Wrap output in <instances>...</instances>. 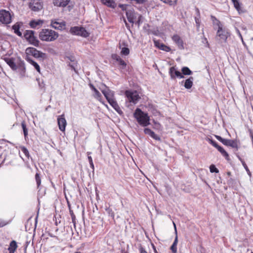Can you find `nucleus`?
Returning <instances> with one entry per match:
<instances>
[{
    "label": "nucleus",
    "mask_w": 253,
    "mask_h": 253,
    "mask_svg": "<svg viewBox=\"0 0 253 253\" xmlns=\"http://www.w3.org/2000/svg\"><path fill=\"white\" fill-rule=\"evenodd\" d=\"M182 74L184 75H190L192 74V72L187 67H183L181 69Z\"/></svg>",
    "instance_id": "obj_31"
},
{
    "label": "nucleus",
    "mask_w": 253,
    "mask_h": 253,
    "mask_svg": "<svg viewBox=\"0 0 253 253\" xmlns=\"http://www.w3.org/2000/svg\"><path fill=\"white\" fill-rule=\"evenodd\" d=\"M233 2L235 8L237 9V10L239 11L240 10V4L239 2L237 0H231Z\"/></svg>",
    "instance_id": "obj_38"
},
{
    "label": "nucleus",
    "mask_w": 253,
    "mask_h": 253,
    "mask_svg": "<svg viewBox=\"0 0 253 253\" xmlns=\"http://www.w3.org/2000/svg\"><path fill=\"white\" fill-rule=\"evenodd\" d=\"M17 248V243L16 241L13 240L10 243L9 247L8 248V250L9 251V253H14Z\"/></svg>",
    "instance_id": "obj_26"
},
{
    "label": "nucleus",
    "mask_w": 253,
    "mask_h": 253,
    "mask_svg": "<svg viewBox=\"0 0 253 253\" xmlns=\"http://www.w3.org/2000/svg\"><path fill=\"white\" fill-rule=\"evenodd\" d=\"M26 59L28 62H29L31 65H32L35 67V68L39 73H40V67L37 62L33 60L29 57H27Z\"/></svg>",
    "instance_id": "obj_27"
},
{
    "label": "nucleus",
    "mask_w": 253,
    "mask_h": 253,
    "mask_svg": "<svg viewBox=\"0 0 253 253\" xmlns=\"http://www.w3.org/2000/svg\"><path fill=\"white\" fill-rule=\"evenodd\" d=\"M230 36L229 30L225 27H220L217 29L216 38L219 42H226L227 39Z\"/></svg>",
    "instance_id": "obj_3"
},
{
    "label": "nucleus",
    "mask_w": 253,
    "mask_h": 253,
    "mask_svg": "<svg viewBox=\"0 0 253 253\" xmlns=\"http://www.w3.org/2000/svg\"><path fill=\"white\" fill-rule=\"evenodd\" d=\"M163 2L168 4L169 5H175L177 1V0H161Z\"/></svg>",
    "instance_id": "obj_34"
},
{
    "label": "nucleus",
    "mask_w": 253,
    "mask_h": 253,
    "mask_svg": "<svg viewBox=\"0 0 253 253\" xmlns=\"http://www.w3.org/2000/svg\"><path fill=\"white\" fill-rule=\"evenodd\" d=\"M125 95L128 101L134 104H136L140 99V96L136 91L126 90Z\"/></svg>",
    "instance_id": "obj_6"
},
{
    "label": "nucleus",
    "mask_w": 253,
    "mask_h": 253,
    "mask_svg": "<svg viewBox=\"0 0 253 253\" xmlns=\"http://www.w3.org/2000/svg\"><path fill=\"white\" fill-rule=\"evenodd\" d=\"M65 59L68 66H69L72 70H74L76 73H78L77 69L78 62L75 60L74 57L67 56Z\"/></svg>",
    "instance_id": "obj_9"
},
{
    "label": "nucleus",
    "mask_w": 253,
    "mask_h": 253,
    "mask_svg": "<svg viewBox=\"0 0 253 253\" xmlns=\"http://www.w3.org/2000/svg\"><path fill=\"white\" fill-rule=\"evenodd\" d=\"M210 172L211 173H213V172L218 173L219 172L218 169L215 167V166L214 165H211L210 166Z\"/></svg>",
    "instance_id": "obj_42"
},
{
    "label": "nucleus",
    "mask_w": 253,
    "mask_h": 253,
    "mask_svg": "<svg viewBox=\"0 0 253 253\" xmlns=\"http://www.w3.org/2000/svg\"><path fill=\"white\" fill-rule=\"evenodd\" d=\"M236 31L238 33V35L239 36V37L241 38L242 42H243V38H242V36L241 35V34L240 33V32L239 31V30L238 29H236Z\"/></svg>",
    "instance_id": "obj_56"
},
{
    "label": "nucleus",
    "mask_w": 253,
    "mask_h": 253,
    "mask_svg": "<svg viewBox=\"0 0 253 253\" xmlns=\"http://www.w3.org/2000/svg\"><path fill=\"white\" fill-rule=\"evenodd\" d=\"M211 18L212 19L213 24L214 25H216L217 26L218 29H219L220 27H223V25L221 23V22L217 19L215 17L211 16Z\"/></svg>",
    "instance_id": "obj_32"
},
{
    "label": "nucleus",
    "mask_w": 253,
    "mask_h": 253,
    "mask_svg": "<svg viewBox=\"0 0 253 253\" xmlns=\"http://www.w3.org/2000/svg\"><path fill=\"white\" fill-rule=\"evenodd\" d=\"M169 73L170 75V78L172 80H174L176 78L179 79L184 78V77L182 74L177 70L175 67H171L169 68Z\"/></svg>",
    "instance_id": "obj_11"
},
{
    "label": "nucleus",
    "mask_w": 253,
    "mask_h": 253,
    "mask_svg": "<svg viewBox=\"0 0 253 253\" xmlns=\"http://www.w3.org/2000/svg\"><path fill=\"white\" fill-rule=\"evenodd\" d=\"M21 151L23 152L25 155L27 157H29V153L28 149L24 146L20 147Z\"/></svg>",
    "instance_id": "obj_43"
},
{
    "label": "nucleus",
    "mask_w": 253,
    "mask_h": 253,
    "mask_svg": "<svg viewBox=\"0 0 253 253\" xmlns=\"http://www.w3.org/2000/svg\"><path fill=\"white\" fill-rule=\"evenodd\" d=\"M35 179L37 182L38 188H39L41 183V179L38 173H37L35 175Z\"/></svg>",
    "instance_id": "obj_39"
},
{
    "label": "nucleus",
    "mask_w": 253,
    "mask_h": 253,
    "mask_svg": "<svg viewBox=\"0 0 253 253\" xmlns=\"http://www.w3.org/2000/svg\"><path fill=\"white\" fill-rule=\"evenodd\" d=\"M0 22L4 24L11 23V15L8 11L4 9L0 10Z\"/></svg>",
    "instance_id": "obj_7"
},
{
    "label": "nucleus",
    "mask_w": 253,
    "mask_h": 253,
    "mask_svg": "<svg viewBox=\"0 0 253 253\" xmlns=\"http://www.w3.org/2000/svg\"><path fill=\"white\" fill-rule=\"evenodd\" d=\"M21 126L23 130L25 138H26L28 135V130L26 128V126L24 121L22 122Z\"/></svg>",
    "instance_id": "obj_37"
},
{
    "label": "nucleus",
    "mask_w": 253,
    "mask_h": 253,
    "mask_svg": "<svg viewBox=\"0 0 253 253\" xmlns=\"http://www.w3.org/2000/svg\"><path fill=\"white\" fill-rule=\"evenodd\" d=\"M104 86L105 88H100V89L105 97L107 101H109L110 100L114 99V92L110 89V88L106 86L105 85Z\"/></svg>",
    "instance_id": "obj_10"
},
{
    "label": "nucleus",
    "mask_w": 253,
    "mask_h": 253,
    "mask_svg": "<svg viewBox=\"0 0 253 253\" xmlns=\"http://www.w3.org/2000/svg\"><path fill=\"white\" fill-rule=\"evenodd\" d=\"M153 41L155 46L158 48L167 52H169L170 51L171 49L169 47L161 42L159 41L154 39Z\"/></svg>",
    "instance_id": "obj_16"
},
{
    "label": "nucleus",
    "mask_w": 253,
    "mask_h": 253,
    "mask_svg": "<svg viewBox=\"0 0 253 253\" xmlns=\"http://www.w3.org/2000/svg\"><path fill=\"white\" fill-rule=\"evenodd\" d=\"M75 253H81L80 252H76Z\"/></svg>",
    "instance_id": "obj_64"
},
{
    "label": "nucleus",
    "mask_w": 253,
    "mask_h": 253,
    "mask_svg": "<svg viewBox=\"0 0 253 253\" xmlns=\"http://www.w3.org/2000/svg\"><path fill=\"white\" fill-rule=\"evenodd\" d=\"M51 26L55 29L62 30L65 29L66 23L63 21L58 22L56 20H52L51 22Z\"/></svg>",
    "instance_id": "obj_14"
},
{
    "label": "nucleus",
    "mask_w": 253,
    "mask_h": 253,
    "mask_svg": "<svg viewBox=\"0 0 253 253\" xmlns=\"http://www.w3.org/2000/svg\"><path fill=\"white\" fill-rule=\"evenodd\" d=\"M140 17H141V16H139V19L138 20V21H137V23L139 25V23H140Z\"/></svg>",
    "instance_id": "obj_62"
},
{
    "label": "nucleus",
    "mask_w": 253,
    "mask_h": 253,
    "mask_svg": "<svg viewBox=\"0 0 253 253\" xmlns=\"http://www.w3.org/2000/svg\"><path fill=\"white\" fill-rule=\"evenodd\" d=\"M216 149L220 152L222 155L224 157L226 160H229L228 154L222 147L219 145Z\"/></svg>",
    "instance_id": "obj_28"
},
{
    "label": "nucleus",
    "mask_w": 253,
    "mask_h": 253,
    "mask_svg": "<svg viewBox=\"0 0 253 253\" xmlns=\"http://www.w3.org/2000/svg\"><path fill=\"white\" fill-rule=\"evenodd\" d=\"M207 140H208V141L209 142V143H210V144H211V145H212V144L213 143V142H214V140H212V139H210V138H208L207 139Z\"/></svg>",
    "instance_id": "obj_58"
},
{
    "label": "nucleus",
    "mask_w": 253,
    "mask_h": 253,
    "mask_svg": "<svg viewBox=\"0 0 253 253\" xmlns=\"http://www.w3.org/2000/svg\"><path fill=\"white\" fill-rule=\"evenodd\" d=\"M125 24H126V28L127 29H128L129 28V26L125 20Z\"/></svg>",
    "instance_id": "obj_61"
},
{
    "label": "nucleus",
    "mask_w": 253,
    "mask_h": 253,
    "mask_svg": "<svg viewBox=\"0 0 253 253\" xmlns=\"http://www.w3.org/2000/svg\"><path fill=\"white\" fill-rule=\"evenodd\" d=\"M172 39L174 41V42L176 43L179 49H184V47L183 45V42L178 35H175L173 36V37H172Z\"/></svg>",
    "instance_id": "obj_19"
},
{
    "label": "nucleus",
    "mask_w": 253,
    "mask_h": 253,
    "mask_svg": "<svg viewBox=\"0 0 253 253\" xmlns=\"http://www.w3.org/2000/svg\"><path fill=\"white\" fill-rule=\"evenodd\" d=\"M29 7L32 11L38 12L42 9L43 4L41 0H33L29 3Z\"/></svg>",
    "instance_id": "obj_8"
},
{
    "label": "nucleus",
    "mask_w": 253,
    "mask_h": 253,
    "mask_svg": "<svg viewBox=\"0 0 253 253\" xmlns=\"http://www.w3.org/2000/svg\"><path fill=\"white\" fill-rule=\"evenodd\" d=\"M212 145L213 146H214V147L215 148H217V147L219 146V145L217 144V143L215 141H214V142H213V143L212 144Z\"/></svg>",
    "instance_id": "obj_60"
},
{
    "label": "nucleus",
    "mask_w": 253,
    "mask_h": 253,
    "mask_svg": "<svg viewBox=\"0 0 253 253\" xmlns=\"http://www.w3.org/2000/svg\"><path fill=\"white\" fill-rule=\"evenodd\" d=\"M127 5L126 4H119V7L123 10H128L127 9Z\"/></svg>",
    "instance_id": "obj_48"
},
{
    "label": "nucleus",
    "mask_w": 253,
    "mask_h": 253,
    "mask_svg": "<svg viewBox=\"0 0 253 253\" xmlns=\"http://www.w3.org/2000/svg\"><path fill=\"white\" fill-rule=\"evenodd\" d=\"M215 137L218 140H219V141H220L222 144H223V142H224L225 139L224 138H222L221 136H219V135H214Z\"/></svg>",
    "instance_id": "obj_49"
},
{
    "label": "nucleus",
    "mask_w": 253,
    "mask_h": 253,
    "mask_svg": "<svg viewBox=\"0 0 253 253\" xmlns=\"http://www.w3.org/2000/svg\"><path fill=\"white\" fill-rule=\"evenodd\" d=\"M106 211L107 212V214L112 217L113 218L114 217V213L113 211L110 208H107L105 209Z\"/></svg>",
    "instance_id": "obj_41"
},
{
    "label": "nucleus",
    "mask_w": 253,
    "mask_h": 253,
    "mask_svg": "<svg viewBox=\"0 0 253 253\" xmlns=\"http://www.w3.org/2000/svg\"><path fill=\"white\" fill-rule=\"evenodd\" d=\"M93 96L95 98L99 100L100 102H101V98L102 96L100 93L98 91V90L96 89L94 91Z\"/></svg>",
    "instance_id": "obj_33"
},
{
    "label": "nucleus",
    "mask_w": 253,
    "mask_h": 253,
    "mask_svg": "<svg viewBox=\"0 0 253 253\" xmlns=\"http://www.w3.org/2000/svg\"><path fill=\"white\" fill-rule=\"evenodd\" d=\"M108 102L119 114H121L123 113L122 110L115 98L112 100H110V101Z\"/></svg>",
    "instance_id": "obj_22"
},
{
    "label": "nucleus",
    "mask_w": 253,
    "mask_h": 253,
    "mask_svg": "<svg viewBox=\"0 0 253 253\" xmlns=\"http://www.w3.org/2000/svg\"><path fill=\"white\" fill-rule=\"evenodd\" d=\"M237 157L240 161L242 162V165H243L247 171L248 172V174L251 175V172L245 162L239 156H237Z\"/></svg>",
    "instance_id": "obj_40"
},
{
    "label": "nucleus",
    "mask_w": 253,
    "mask_h": 253,
    "mask_svg": "<svg viewBox=\"0 0 253 253\" xmlns=\"http://www.w3.org/2000/svg\"><path fill=\"white\" fill-rule=\"evenodd\" d=\"M22 76H24L25 72V67L23 62H20L17 65V69L16 70Z\"/></svg>",
    "instance_id": "obj_24"
},
{
    "label": "nucleus",
    "mask_w": 253,
    "mask_h": 253,
    "mask_svg": "<svg viewBox=\"0 0 253 253\" xmlns=\"http://www.w3.org/2000/svg\"><path fill=\"white\" fill-rule=\"evenodd\" d=\"M194 78L192 77H189L188 79L186 80L184 82V86L186 89H190L193 85V82Z\"/></svg>",
    "instance_id": "obj_25"
},
{
    "label": "nucleus",
    "mask_w": 253,
    "mask_h": 253,
    "mask_svg": "<svg viewBox=\"0 0 253 253\" xmlns=\"http://www.w3.org/2000/svg\"><path fill=\"white\" fill-rule=\"evenodd\" d=\"M43 23V21L42 20H33L30 21L29 25L32 28L39 29Z\"/></svg>",
    "instance_id": "obj_18"
},
{
    "label": "nucleus",
    "mask_w": 253,
    "mask_h": 253,
    "mask_svg": "<svg viewBox=\"0 0 253 253\" xmlns=\"http://www.w3.org/2000/svg\"><path fill=\"white\" fill-rule=\"evenodd\" d=\"M195 22H196V26H197V28H199L200 27V22H199V19H197V18H195Z\"/></svg>",
    "instance_id": "obj_53"
},
{
    "label": "nucleus",
    "mask_w": 253,
    "mask_h": 253,
    "mask_svg": "<svg viewBox=\"0 0 253 253\" xmlns=\"http://www.w3.org/2000/svg\"><path fill=\"white\" fill-rule=\"evenodd\" d=\"M102 3L109 7H114L115 4V2L111 0H101Z\"/></svg>",
    "instance_id": "obj_30"
},
{
    "label": "nucleus",
    "mask_w": 253,
    "mask_h": 253,
    "mask_svg": "<svg viewBox=\"0 0 253 253\" xmlns=\"http://www.w3.org/2000/svg\"><path fill=\"white\" fill-rule=\"evenodd\" d=\"M3 59L13 70H17V65L15 63L14 59L13 58L4 57Z\"/></svg>",
    "instance_id": "obj_17"
},
{
    "label": "nucleus",
    "mask_w": 253,
    "mask_h": 253,
    "mask_svg": "<svg viewBox=\"0 0 253 253\" xmlns=\"http://www.w3.org/2000/svg\"><path fill=\"white\" fill-rule=\"evenodd\" d=\"M153 248H154V250L155 252L156 253H157V251H156V248H155V247H154V246H153Z\"/></svg>",
    "instance_id": "obj_63"
},
{
    "label": "nucleus",
    "mask_w": 253,
    "mask_h": 253,
    "mask_svg": "<svg viewBox=\"0 0 253 253\" xmlns=\"http://www.w3.org/2000/svg\"><path fill=\"white\" fill-rule=\"evenodd\" d=\"M121 53L123 55H128L129 53V49L128 48L124 47L121 48Z\"/></svg>",
    "instance_id": "obj_36"
},
{
    "label": "nucleus",
    "mask_w": 253,
    "mask_h": 253,
    "mask_svg": "<svg viewBox=\"0 0 253 253\" xmlns=\"http://www.w3.org/2000/svg\"><path fill=\"white\" fill-rule=\"evenodd\" d=\"M27 53H29L32 54L35 58H43L45 56V54L37 50L35 48H29L26 49Z\"/></svg>",
    "instance_id": "obj_13"
},
{
    "label": "nucleus",
    "mask_w": 253,
    "mask_h": 253,
    "mask_svg": "<svg viewBox=\"0 0 253 253\" xmlns=\"http://www.w3.org/2000/svg\"><path fill=\"white\" fill-rule=\"evenodd\" d=\"M37 81L38 83L39 87L42 90H45V84L42 80H41L40 79H37Z\"/></svg>",
    "instance_id": "obj_35"
},
{
    "label": "nucleus",
    "mask_w": 253,
    "mask_h": 253,
    "mask_svg": "<svg viewBox=\"0 0 253 253\" xmlns=\"http://www.w3.org/2000/svg\"><path fill=\"white\" fill-rule=\"evenodd\" d=\"M140 251L141 253H147L142 247L140 248Z\"/></svg>",
    "instance_id": "obj_59"
},
{
    "label": "nucleus",
    "mask_w": 253,
    "mask_h": 253,
    "mask_svg": "<svg viewBox=\"0 0 253 253\" xmlns=\"http://www.w3.org/2000/svg\"><path fill=\"white\" fill-rule=\"evenodd\" d=\"M70 32L74 35L80 36L84 38L89 36V33L86 31L84 28L79 26L71 27Z\"/></svg>",
    "instance_id": "obj_5"
},
{
    "label": "nucleus",
    "mask_w": 253,
    "mask_h": 253,
    "mask_svg": "<svg viewBox=\"0 0 253 253\" xmlns=\"http://www.w3.org/2000/svg\"><path fill=\"white\" fill-rule=\"evenodd\" d=\"M138 124L142 126H147L150 125V118L147 113L143 112L140 109L137 108L133 114Z\"/></svg>",
    "instance_id": "obj_2"
},
{
    "label": "nucleus",
    "mask_w": 253,
    "mask_h": 253,
    "mask_svg": "<svg viewBox=\"0 0 253 253\" xmlns=\"http://www.w3.org/2000/svg\"><path fill=\"white\" fill-rule=\"evenodd\" d=\"M118 58V62L120 65L122 66V68L124 69L126 65V62L121 58Z\"/></svg>",
    "instance_id": "obj_45"
},
{
    "label": "nucleus",
    "mask_w": 253,
    "mask_h": 253,
    "mask_svg": "<svg viewBox=\"0 0 253 253\" xmlns=\"http://www.w3.org/2000/svg\"><path fill=\"white\" fill-rule=\"evenodd\" d=\"M90 153H91L90 152H88L87 153V154H88V161H89L90 167L91 168V169L93 170H94V165H93V161H92V158H91V156H89V155H90Z\"/></svg>",
    "instance_id": "obj_44"
},
{
    "label": "nucleus",
    "mask_w": 253,
    "mask_h": 253,
    "mask_svg": "<svg viewBox=\"0 0 253 253\" xmlns=\"http://www.w3.org/2000/svg\"><path fill=\"white\" fill-rule=\"evenodd\" d=\"M70 212L71 214L72 221L74 222V220L75 219V215L74 214V213H73L72 211H70Z\"/></svg>",
    "instance_id": "obj_54"
},
{
    "label": "nucleus",
    "mask_w": 253,
    "mask_h": 253,
    "mask_svg": "<svg viewBox=\"0 0 253 253\" xmlns=\"http://www.w3.org/2000/svg\"><path fill=\"white\" fill-rule=\"evenodd\" d=\"M170 249L173 253H177V247L172 245L170 247Z\"/></svg>",
    "instance_id": "obj_50"
},
{
    "label": "nucleus",
    "mask_w": 253,
    "mask_h": 253,
    "mask_svg": "<svg viewBox=\"0 0 253 253\" xmlns=\"http://www.w3.org/2000/svg\"><path fill=\"white\" fill-rule=\"evenodd\" d=\"M19 25L17 24H15L12 26V29L14 30V33L21 37L22 36V33L19 31Z\"/></svg>",
    "instance_id": "obj_29"
},
{
    "label": "nucleus",
    "mask_w": 253,
    "mask_h": 253,
    "mask_svg": "<svg viewBox=\"0 0 253 253\" xmlns=\"http://www.w3.org/2000/svg\"><path fill=\"white\" fill-rule=\"evenodd\" d=\"M173 224H174V225L175 232V234H176V236L175 237V239H174V242H173V243L172 244V245L177 247V243H178V237H177V231H176V226H175V224L174 223H173Z\"/></svg>",
    "instance_id": "obj_47"
},
{
    "label": "nucleus",
    "mask_w": 253,
    "mask_h": 253,
    "mask_svg": "<svg viewBox=\"0 0 253 253\" xmlns=\"http://www.w3.org/2000/svg\"><path fill=\"white\" fill-rule=\"evenodd\" d=\"M89 86L90 87V88L94 91L95 89H96V88L94 87V86L91 84H89Z\"/></svg>",
    "instance_id": "obj_57"
},
{
    "label": "nucleus",
    "mask_w": 253,
    "mask_h": 253,
    "mask_svg": "<svg viewBox=\"0 0 253 253\" xmlns=\"http://www.w3.org/2000/svg\"><path fill=\"white\" fill-rule=\"evenodd\" d=\"M57 123L59 129L62 132L65 131L67 126V122L64 114L60 115L57 118Z\"/></svg>",
    "instance_id": "obj_12"
},
{
    "label": "nucleus",
    "mask_w": 253,
    "mask_h": 253,
    "mask_svg": "<svg viewBox=\"0 0 253 253\" xmlns=\"http://www.w3.org/2000/svg\"><path fill=\"white\" fill-rule=\"evenodd\" d=\"M70 0H53V3L55 6L65 7L69 3Z\"/></svg>",
    "instance_id": "obj_23"
},
{
    "label": "nucleus",
    "mask_w": 253,
    "mask_h": 253,
    "mask_svg": "<svg viewBox=\"0 0 253 253\" xmlns=\"http://www.w3.org/2000/svg\"><path fill=\"white\" fill-rule=\"evenodd\" d=\"M131 1H134L136 2V3L138 4H142L144 2V0H131Z\"/></svg>",
    "instance_id": "obj_52"
},
{
    "label": "nucleus",
    "mask_w": 253,
    "mask_h": 253,
    "mask_svg": "<svg viewBox=\"0 0 253 253\" xmlns=\"http://www.w3.org/2000/svg\"><path fill=\"white\" fill-rule=\"evenodd\" d=\"M34 34V31L32 30H26L24 34V36L31 44L35 46H39L40 41L35 36Z\"/></svg>",
    "instance_id": "obj_4"
},
{
    "label": "nucleus",
    "mask_w": 253,
    "mask_h": 253,
    "mask_svg": "<svg viewBox=\"0 0 253 253\" xmlns=\"http://www.w3.org/2000/svg\"><path fill=\"white\" fill-rule=\"evenodd\" d=\"M126 16L128 22L133 24L135 22L134 20L137 18V14L133 10L129 9L126 10Z\"/></svg>",
    "instance_id": "obj_15"
},
{
    "label": "nucleus",
    "mask_w": 253,
    "mask_h": 253,
    "mask_svg": "<svg viewBox=\"0 0 253 253\" xmlns=\"http://www.w3.org/2000/svg\"><path fill=\"white\" fill-rule=\"evenodd\" d=\"M112 58L114 59H115L117 61H118V58H121L120 56H119L118 55H116V54H114V55H112Z\"/></svg>",
    "instance_id": "obj_55"
},
{
    "label": "nucleus",
    "mask_w": 253,
    "mask_h": 253,
    "mask_svg": "<svg viewBox=\"0 0 253 253\" xmlns=\"http://www.w3.org/2000/svg\"><path fill=\"white\" fill-rule=\"evenodd\" d=\"M173 224H174V225L175 232V234H176V236L175 237V239H174V242H173V243L172 244V245L177 247V243H178V237H177V231H176V226H175V224L174 223H173Z\"/></svg>",
    "instance_id": "obj_46"
},
{
    "label": "nucleus",
    "mask_w": 253,
    "mask_h": 253,
    "mask_svg": "<svg viewBox=\"0 0 253 253\" xmlns=\"http://www.w3.org/2000/svg\"><path fill=\"white\" fill-rule=\"evenodd\" d=\"M144 132L146 134H148L150 135L151 137H152L153 139L161 141V139L159 136L155 134V133L151 130L150 128H145L144 130Z\"/></svg>",
    "instance_id": "obj_20"
},
{
    "label": "nucleus",
    "mask_w": 253,
    "mask_h": 253,
    "mask_svg": "<svg viewBox=\"0 0 253 253\" xmlns=\"http://www.w3.org/2000/svg\"><path fill=\"white\" fill-rule=\"evenodd\" d=\"M59 34L55 31L49 29H42L39 34L40 39L44 42H50L55 41Z\"/></svg>",
    "instance_id": "obj_1"
},
{
    "label": "nucleus",
    "mask_w": 253,
    "mask_h": 253,
    "mask_svg": "<svg viewBox=\"0 0 253 253\" xmlns=\"http://www.w3.org/2000/svg\"><path fill=\"white\" fill-rule=\"evenodd\" d=\"M7 224V222L3 220H0V228L6 225Z\"/></svg>",
    "instance_id": "obj_51"
},
{
    "label": "nucleus",
    "mask_w": 253,
    "mask_h": 253,
    "mask_svg": "<svg viewBox=\"0 0 253 253\" xmlns=\"http://www.w3.org/2000/svg\"><path fill=\"white\" fill-rule=\"evenodd\" d=\"M223 144L226 146H231L238 149V144L236 140L225 139Z\"/></svg>",
    "instance_id": "obj_21"
}]
</instances>
